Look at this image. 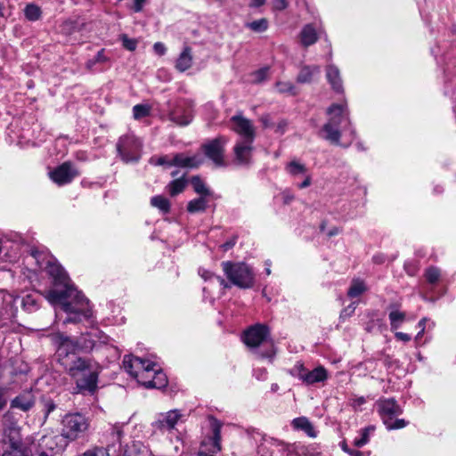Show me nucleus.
Returning <instances> with one entry per match:
<instances>
[{
    "label": "nucleus",
    "instance_id": "nucleus-1",
    "mask_svg": "<svg viewBox=\"0 0 456 456\" xmlns=\"http://www.w3.org/2000/svg\"><path fill=\"white\" fill-rule=\"evenodd\" d=\"M54 342L58 346V361L75 381L77 389L94 393L102 367L91 359L77 356L78 344L71 338L58 333L54 336Z\"/></svg>",
    "mask_w": 456,
    "mask_h": 456
},
{
    "label": "nucleus",
    "instance_id": "nucleus-2",
    "mask_svg": "<svg viewBox=\"0 0 456 456\" xmlns=\"http://www.w3.org/2000/svg\"><path fill=\"white\" fill-rule=\"evenodd\" d=\"M46 271L53 277L55 286L63 287L61 290H49L45 297L52 305H61V309L69 314L64 322L77 323L90 319L92 310L88 300L77 290L63 268L60 265L49 263Z\"/></svg>",
    "mask_w": 456,
    "mask_h": 456
},
{
    "label": "nucleus",
    "instance_id": "nucleus-3",
    "mask_svg": "<svg viewBox=\"0 0 456 456\" xmlns=\"http://www.w3.org/2000/svg\"><path fill=\"white\" fill-rule=\"evenodd\" d=\"M269 328L261 323L255 324L243 333V342L247 346L255 350L260 358H272L275 352L273 342L269 339Z\"/></svg>",
    "mask_w": 456,
    "mask_h": 456
},
{
    "label": "nucleus",
    "instance_id": "nucleus-4",
    "mask_svg": "<svg viewBox=\"0 0 456 456\" xmlns=\"http://www.w3.org/2000/svg\"><path fill=\"white\" fill-rule=\"evenodd\" d=\"M1 442L6 446L4 451L24 452L20 428L11 412H6L3 416V436Z\"/></svg>",
    "mask_w": 456,
    "mask_h": 456
},
{
    "label": "nucleus",
    "instance_id": "nucleus-5",
    "mask_svg": "<svg viewBox=\"0 0 456 456\" xmlns=\"http://www.w3.org/2000/svg\"><path fill=\"white\" fill-rule=\"evenodd\" d=\"M378 412L388 430L401 429L408 425L403 419H396L403 413L401 406L393 398L380 399L377 402Z\"/></svg>",
    "mask_w": 456,
    "mask_h": 456
},
{
    "label": "nucleus",
    "instance_id": "nucleus-6",
    "mask_svg": "<svg viewBox=\"0 0 456 456\" xmlns=\"http://www.w3.org/2000/svg\"><path fill=\"white\" fill-rule=\"evenodd\" d=\"M223 270L227 279L235 286L248 289L253 286L254 274L251 268L244 263L224 262Z\"/></svg>",
    "mask_w": 456,
    "mask_h": 456
},
{
    "label": "nucleus",
    "instance_id": "nucleus-7",
    "mask_svg": "<svg viewBox=\"0 0 456 456\" xmlns=\"http://www.w3.org/2000/svg\"><path fill=\"white\" fill-rule=\"evenodd\" d=\"M208 433L204 440L201 441V456H216L222 451L221 445V428L223 424L212 415L208 416Z\"/></svg>",
    "mask_w": 456,
    "mask_h": 456
},
{
    "label": "nucleus",
    "instance_id": "nucleus-8",
    "mask_svg": "<svg viewBox=\"0 0 456 456\" xmlns=\"http://www.w3.org/2000/svg\"><path fill=\"white\" fill-rule=\"evenodd\" d=\"M152 367H156L154 362L132 355H125L123 360L124 370L142 386L143 379L152 375Z\"/></svg>",
    "mask_w": 456,
    "mask_h": 456
},
{
    "label": "nucleus",
    "instance_id": "nucleus-9",
    "mask_svg": "<svg viewBox=\"0 0 456 456\" xmlns=\"http://www.w3.org/2000/svg\"><path fill=\"white\" fill-rule=\"evenodd\" d=\"M62 436L75 440L87 429L88 421L80 413L67 414L62 420Z\"/></svg>",
    "mask_w": 456,
    "mask_h": 456
},
{
    "label": "nucleus",
    "instance_id": "nucleus-10",
    "mask_svg": "<svg viewBox=\"0 0 456 456\" xmlns=\"http://www.w3.org/2000/svg\"><path fill=\"white\" fill-rule=\"evenodd\" d=\"M345 110L346 105L342 104H333L329 108L328 113L331 116V120L322 130L323 139L331 142L338 141L340 134L337 126L341 123Z\"/></svg>",
    "mask_w": 456,
    "mask_h": 456
},
{
    "label": "nucleus",
    "instance_id": "nucleus-11",
    "mask_svg": "<svg viewBox=\"0 0 456 456\" xmlns=\"http://www.w3.org/2000/svg\"><path fill=\"white\" fill-rule=\"evenodd\" d=\"M113 438L117 441V443L113 442L112 444H116V452L110 453L112 456H147L149 451L140 442L131 441L130 443H126L123 444L121 440L122 431L116 430L112 434Z\"/></svg>",
    "mask_w": 456,
    "mask_h": 456
},
{
    "label": "nucleus",
    "instance_id": "nucleus-12",
    "mask_svg": "<svg viewBox=\"0 0 456 456\" xmlns=\"http://www.w3.org/2000/svg\"><path fill=\"white\" fill-rule=\"evenodd\" d=\"M230 122L232 129L244 139L252 141L255 138L256 127L253 122L242 114L232 116Z\"/></svg>",
    "mask_w": 456,
    "mask_h": 456
},
{
    "label": "nucleus",
    "instance_id": "nucleus-13",
    "mask_svg": "<svg viewBox=\"0 0 456 456\" xmlns=\"http://www.w3.org/2000/svg\"><path fill=\"white\" fill-rule=\"evenodd\" d=\"M108 338L101 335V332L98 330H94V332L87 333L83 335L79 340H74L78 344L77 351H92L94 349H98L102 344H107Z\"/></svg>",
    "mask_w": 456,
    "mask_h": 456
},
{
    "label": "nucleus",
    "instance_id": "nucleus-14",
    "mask_svg": "<svg viewBox=\"0 0 456 456\" xmlns=\"http://www.w3.org/2000/svg\"><path fill=\"white\" fill-rule=\"evenodd\" d=\"M182 414L177 410H171L165 413H160L154 422V427L160 431L173 430L177 422L181 419Z\"/></svg>",
    "mask_w": 456,
    "mask_h": 456
},
{
    "label": "nucleus",
    "instance_id": "nucleus-15",
    "mask_svg": "<svg viewBox=\"0 0 456 456\" xmlns=\"http://www.w3.org/2000/svg\"><path fill=\"white\" fill-rule=\"evenodd\" d=\"M158 165L176 166L181 167H193L198 164L196 157H189L184 154H176L173 157L164 156L158 159Z\"/></svg>",
    "mask_w": 456,
    "mask_h": 456
},
{
    "label": "nucleus",
    "instance_id": "nucleus-16",
    "mask_svg": "<svg viewBox=\"0 0 456 456\" xmlns=\"http://www.w3.org/2000/svg\"><path fill=\"white\" fill-rule=\"evenodd\" d=\"M75 175L76 173L73 171L71 166L69 163L61 165L55 170L50 173L51 179L59 185L71 182Z\"/></svg>",
    "mask_w": 456,
    "mask_h": 456
},
{
    "label": "nucleus",
    "instance_id": "nucleus-17",
    "mask_svg": "<svg viewBox=\"0 0 456 456\" xmlns=\"http://www.w3.org/2000/svg\"><path fill=\"white\" fill-rule=\"evenodd\" d=\"M298 378L306 385H313L326 380L328 373L324 367L319 366L311 371L302 370L298 374Z\"/></svg>",
    "mask_w": 456,
    "mask_h": 456
},
{
    "label": "nucleus",
    "instance_id": "nucleus-18",
    "mask_svg": "<svg viewBox=\"0 0 456 456\" xmlns=\"http://www.w3.org/2000/svg\"><path fill=\"white\" fill-rule=\"evenodd\" d=\"M151 378L143 379V387L147 388H162L167 385V375L160 370L152 367Z\"/></svg>",
    "mask_w": 456,
    "mask_h": 456
},
{
    "label": "nucleus",
    "instance_id": "nucleus-19",
    "mask_svg": "<svg viewBox=\"0 0 456 456\" xmlns=\"http://www.w3.org/2000/svg\"><path fill=\"white\" fill-rule=\"evenodd\" d=\"M321 72L318 65H304L300 68L297 76V82L299 84H309L314 81V77Z\"/></svg>",
    "mask_w": 456,
    "mask_h": 456
},
{
    "label": "nucleus",
    "instance_id": "nucleus-20",
    "mask_svg": "<svg viewBox=\"0 0 456 456\" xmlns=\"http://www.w3.org/2000/svg\"><path fill=\"white\" fill-rule=\"evenodd\" d=\"M326 77L333 90L338 93L343 92V85L340 77L338 68L333 64H330L326 68Z\"/></svg>",
    "mask_w": 456,
    "mask_h": 456
},
{
    "label": "nucleus",
    "instance_id": "nucleus-21",
    "mask_svg": "<svg viewBox=\"0 0 456 456\" xmlns=\"http://www.w3.org/2000/svg\"><path fill=\"white\" fill-rule=\"evenodd\" d=\"M192 55L191 49L189 46H185L183 52L180 53L175 61V69L180 72H184L191 67Z\"/></svg>",
    "mask_w": 456,
    "mask_h": 456
},
{
    "label": "nucleus",
    "instance_id": "nucleus-22",
    "mask_svg": "<svg viewBox=\"0 0 456 456\" xmlns=\"http://www.w3.org/2000/svg\"><path fill=\"white\" fill-rule=\"evenodd\" d=\"M206 155L213 160L216 166L224 164V150L222 144H207Z\"/></svg>",
    "mask_w": 456,
    "mask_h": 456
},
{
    "label": "nucleus",
    "instance_id": "nucleus-23",
    "mask_svg": "<svg viewBox=\"0 0 456 456\" xmlns=\"http://www.w3.org/2000/svg\"><path fill=\"white\" fill-rule=\"evenodd\" d=\"M169 118L179 126H186L191 123L192 116L190 110L183 112L182 108L179 106L169 113Z\"/></svg>",
    "mask_w": 456,
    "mask_h": 456
},
{
    "label": "nucleus",
    "instance_id": "nucleus-24",
    "mask_svg": "<svg viewBox=\"0 0 456 456\" xmlns=\"http://www.w3.org/2000/svg\"><path fill=\"white\" fill-rule=\"evenodd\" d=\"M300 39L302 45L305 47L314 45L317 41V33L313 25L307 24L302 28Z\"/></svg>",
    "mask_w": 456,
    "mask_h": 456
},
{
    "label": "nucleus",
    "instance_id": "nucleus-25",
    "mask_svg": "<svg viewBox=\"0 0 456 456\" xmlns=\"http://www.w3.org/2000/svg\"><path fill=\"white\" fill-rule=\"evenodd\" d=\"M34 404L32 395L29 393H26L16 396L11 403L12 408H18L24 411H28Z\"/></svg>",
    "mask_w": 456,
    "mask_h": 456
},
{
    "label": "nucleus",
    "instance_id": "nucleus-26",
    "mask_svg": "<svg viewBox=\"0 0 456 456\" xmlns=\"http://www.w3.org/2000/svg\"><path fill=\"white\" fill-rule=\"evenodd\" d=\"M252 148L248 144H236L234 147L235 160L239 164H246L249 161Z\"/></svg>",
    "mask_w": 456,
    "mask_h": 456
},
{
    "label": "nucleus",
    "instance_id": "nucleus-27",
    "mask_svg": "<svg viewBox=\"0 0 456 456\" xmlns=\"http://www.w3.org/2000/svg\"><path fill=\"white\" fill-rule=\"evenodd\" d=\"M292 425L296 429L303 430L310 437H315L316 433L314 431L313 424L305 417L296 418L292 421Z\"/></svg>",
    "mask_w": 456,
    "mask_h": 456
},
{
    "label": "nucleus",
    "instance_id": "nucleus-28",
    "mask_svg": "<svg viewBox=\"0 0 456 456\" xmlns=\"http://www.w3.org/2000/svg\"><path fill=\"white\" fill-rule=\"evenodd\" d=\"M389 308L392 309L388 315L389 321H390V325H391L392 329L396 330L404 322L406 314H405V313L395 309V305H390Z\"/></svg>",
    "mask_w": 456,
    "mask_h": 456
},
{
    "label": "nucleus",
    "instance_id": "nucleus-29",
    "mask_svg": "<svg viewBox=\"0 0 456 456\" xmlns=\"http://www.w3.org/2000/svg\"><path fill=\"white\" fill-rule=\"evenodd\" d=\"M366 290L367 287L362 280L354 279L347 290V296L351 298H354L364 293Z\"/></svg>",
    "mask_w": 456,
    "mask_h": 456
},
{
    "label": "nucleus",
    "instance_id": "nucleus-30",
    "mask_svg": "<svg viewBox=\"0 0 456 456\" xmlns=\"http://www.w3.org/2000/svg\"><path fill=\"white\" fill-rule=\"evenodd\" d=\"M130 144H117V151L121 159L125 162L136 160L138 159L137 153L132 151L129 148Z\"/></svg>",
    "mask_w": 456,
    "mask_h": 456
},
{
    "label": "nucleus",
    "instance_id": "nucleus-31",
    "mask_svg": "<svg viewBox=\"0 0 456 456\" xmlns=\"http://www.w3.org/2000/svg\"><path fill=\"white\" fill-rule=\"evenodd\" d=\"M151 204L159 208L163 213H168L170 210V202L161 195L154 196L151 199Z\"/></svg>",
    "mask_w": 456,
    "mask_h": 456
},
{
    "label": "nucleus",
    "instance_id": "nucleus-32",
    "mask_svg": "<svg viewBox=\"0 0 456 456\" xmlns=\"http://www.w3.org/2000/svg\"><path fill=\"white\" fill-rule=\"evenodd\" d=\"M245 27L254 32L262 33L268 28V20L265 18H261L251 22H247Z\"/></svg>",
    "mask_w": 456,
    "mask_h": 456
},
{
    "label": "nucleus",
    "instance_id": "nucleus-33",
    "mask_svg": "<svg viewBox=\"0 0 456 456\" xmlns=\"http://www.w3.org/2000/svg\"><path fill=\"white\" fill-rule=\"evenodd\" d=\"M186 181L183 178L175 179L167 185L169 194L175 196L182 192L185 188Z\"/></svg>",
    "mask_w": 456,
    "mask_h": 456
},
{
    "label": "nucleus",
    "instance_id": "nucleus-34",
    "mask_svg": "<svg viewBox=\"0 0 456 456\" xmlns=\"http://www.w3.org/2000/svg\"><path fill=\"white\" fill-rule=\"evenodd\" d=\"M116 452V444H111L108 446L107 449L103 448H95L92 451H87L85 453H83L82 456H110V453Z\"/></svg>",
    "mask_w": 456,
    "mask_h": 456
},
{
    "label": "nucleus",
    "instance_id": "nucleus-35",
    "mask_svg": "<svg viewBox=\"0 0 456 456\" xmlns=\"http://www.w3.org/2000/svg\"><path fill=\"white\" fill-rule=\"evenodd\" d=\"M375 430L374 426H368L361 430V437L355 438L354 445L356 447H362L369 442L370 434Z\"/></svg>",
    "mask_w": 456,
    "mask_h": 456
},
{
    "label": "nucleus",
    "instance_id": "nucleus-36",
    "mask_svg": "<svg viewBox=\"0 0 456 456\" xmlns=\"http://www.w3.org/2000/svg\"><path fill=\"white\" fill-rule=\"evenodd\" d=\"M24 13L28 20L35 21L40 18L41 10L37 5L29 4L25 7Z\"/></svg>",
    "mask_w": 456,
    "mask_h": 456
},
{
    "label": "nucleus",
    "instance_id": "nucleus-37",
    "mask_svg": "<svg viewBox=\"0 0 456 456\" xmlns=\"http://www.w3.org/2000/svg\"><path fill=\"white\" fill-rule=\"evenodd\" d=\"M151 107L147 104H136L133 107V116L135 119H141L150 115Z\"/></svg>",
    "mask_w": 456,
    "mask_h": 456
},
{
    "label": "nucleus",
    "instance_id": "nucleus-38",
    "mask_svg": "<svg viewBox=\"0 0 456 456\" xmlns=\"http://www.w3.org/2000/svg\"><path fill=\"white\" fill-rule=\"evenodd\" d=\"M441 272L436 266H430L425 271V277L428 282L431 284L436 283L440 279Z\"/></svg>",
    "mask_w": 456,
    "mask_h": 456
},
{
    "label": "nucleus",
    "instance_id": "nucleus-39",
    "mask_svg": "<svg viewBox=\"0 0 456 456\" xmlns=\"http://www.w3.org/2000/svg\"><path fill=\"white\" fill-rule=\"evenodd\" d=\"M288 172L292 175H297L299 174H305L306 168L305 165L298 163L297 161H291L287 165Z\"/></svg>",
    "mask_w": 456,
    "mask_h": 456
},
{
    "label": "nucleus",
    "instance_id": "nucleus-40",
    "mask_svg": "<svg viewBox=\"0 0 456 456\" xmlns=\"http://www.w3.org/2000/svg\"><path fill=\"white\" fill-rule=\"evenodd\" d=\"M277 91L281 94H295V86L290 82H277L275 85Z\"/></svg>",
    "mask_w": 456,
    "mask_h": 456
},
{
    "label": "nucleus",
    "instance_id": "nucleus-41",
    "mask_svg": "<svg viewBox=\"0 0 456 456\" xmlns=\"http://www.w3.org/2000/svg\"><path fill=\"white\" fill-rule=\"evenodd\" d=\"M267 75H268V69L267 68H264V69H260L255 72L252 73L251 77H252V82L254 83H261L263 81H265L267 77Z\"/></svg>",
    "mask_w": 456,
    "mask_h": 456
},
{
    "label": "nucleus",
    "instance_id": "nucleus-42",
    "mask_svg": "<svg viewBox=\"0 0 456 456\" xmlns=\"http://www.w3.org/2000/svg\"><path fill=\"white\" fill-rule=\"evenodd\" d=\"M22 306L27 311H33L37 309V300L31 295H27L22 298Z\"/></svg>",
    "mask_w": 456,
    "mask_h": 456
},
{
    "label": "nucleus",
    "instance_id": "nucleus-43",
    "mask_svg": "<svg viewBox=\"0 0 456 456\" xmlns=\"http://www.w3.org/2000/svg\"><path fill=\"white\" fill-rule=\"evenodd\" d=\"M121 41L123 46L129 50V51H134L137 46V41L134 38H129L126 35L121 36Z\"/></svg>",
    "mask_w": 456,
    "mask_h": 456
},
{
    "label": "nucleus",
    "instance_id": "nucleus-44",
    "mask_svg": "<svg viewBox=\"0 0 456 456\" xmlns=\"http://www.w3.org/2000/svg\"><path fill=\"white\" fill-rule=\"evenodd\" d=\"M237 239H238V236L237 235H233L230 240H228L226 242L223 243L220 248H222L223 251H228L229 249H231L232 248L234 247V245L236 244L237 242Z\"/></svg>",
    "mask_w": 456,
    "mask_h": 456
},
{
    "label": "nucleus",
    "instance_id": "nucleus-45",
    "mask_svg": "<svg viewBox=\"0 0 456 456\" xmlns=\"http://www.w3.org/2000/svg\"><path fill=\"white\" fill-rule=\"evenodd\" d=\"M289 6L288 0H273V8L276 11H283Z\"/></svg>",
    "mask_w": 456,
    "mask_h": 456
},
{
    "label": "nucleus",
    "instance_id": "nucleus-46",
    "mask_svg": "<svg viewBox=\"0 0 456 456\" xmlns=\"http://www.w3.org/2000/svg\"><path fill=\"white\" fill-rule=\"evenodd\" d=\"M355 308H356L355 303H351L347 307H346L345 309L342 310V312L340 314V318L344 319V318L351 316L354 314V312L355 311Z\"/></svg>",
    "mask_w": 456,
    "mask_h": 456
},
{
    "label": "nucleus",
    "instance_id": "nucleus-47",
    "mask_svg": "<svg viewBox=\"0 0 456 456\" xmlns=\"http://www.w3.org/2000/svg\"><path fill=\"white\" fill-rule=\"evenodd\" d=\"M200 191H201V210H203L206 208L205 201H207V198L210 196V192H209V190L203 183H201Z\"/></svg>",
    "mask_w": 456,
    "mask_h": 456
},
{
    "label": "nucleus",
    "instance_id": "nucleus-48",
    "mask_svg": "<svg viewBox=\"0 0 456 456\" xmlns=\"http://www.w3.org/2000/svg\"><path fill=\"white\" fill-rule=\"evenodd\" d=\"M153 50H154L155 53L159 56H163L167 52V48H166L165 45L161 42L155 43L153 45Z\"/></svg>",
    "mask_w": 456,
    "mask_h": 456
},
{
    "label": "nucleus",
    "instance_id": "nucleus-49",
    "mask_svg": "<svg viewBox=\"0 0 456 456\" xmlns=\"http://www.w3.org/2000/svg\"><path fill=\"white\" fill-rule=\"evenodd\" d=\"M259 120L265 128L271 127L273 125L270 114L262 115Z\"/></svg>",
    "mask_w": 456,
    "mask_h": 456
},
{
    "label": "nucleus",
    "instance_id": "nucleus-50",
    "mask_svg": "<svg viewBox=\"0 0 456 456\" xmlns=\"http://www.w3.org/2000/svg\"><path fill=\"white\" fill-rule=\"evenodd\" d=\"M188 211L194 213L200 210V199H195L189 202L188 204Z\"/></svg>",
    "mask_w": 456,
    "mask_h": 456
},
{
    "label": "nucleus",
    "instance_id": "nucleus-51",
    "mask_svg": "<svg viewBox=\"0 0 456 456\" xmlns=\"http://www.w3.org/2000/svg\"><path fill=\"white\" fill-rule=\"evenodd\" d=\"M147 0H134L133 9L135 12H139L142 10V7Z\"/></svg>",
    "mask_w": 456,
    "mask_h": 456
},
{
    "label": "nucleus",
    "instance_id": "nucleus-52",
    "mask_svg": "<svg viewBox=\"0 0 456 456\" xmlns=\"http://www.w3.org/2000/svg\"><path fill=\"white\" fill-rule=\"evenodd\" d=\"M395 336L398 340H402L403 342H409L411 340V336L409 334L401 331L396 332Z\"/></svg>",
    "mask_w": 456,
    "mask_h": 456
},
{
    "label": "nucleus",
    "instance_id": "nucleus-53",
    "mask_svg": "<svg viewBox=\"0 0 456 456\" xmlns=\"http://www.w3.org/2000/svg\"><path fill=\"white\" fill-rule=\"evenodd\" d=\"M94 59H95V61H96V62H101V63H102V62L107 61V58H106V56H105V54H104V50H103V49L100 50V51L97 53V54H96V56L94 57Z\"/></svg>",
    "mask_w": 456,
    "mask_h": 456
},
{
    "label": "nucleus",
    "instance_id": "nucleus-54",
    "mask_svg": "<svg viewBox=\"0 0 456 456\" xmlns=\"http://www.w3.org/2000/svg\"><path fill=\"white\" fill-rule=\"evenodd\" d=\"M266 3V0H250L249 6L257 8L263 6Z\"/></svg>",
    "mask_w": 456,
    "mask_h": 456
},
{
    "label": "nucleus",
    "instance_id": "nucleus-55",
    "mask_svg": "<svg viewBox=\"0 0 456 456\" xmlns=\"http://www.w3.org/2000/svg\"><path fill=\"white\" fill-rule=\"evenodd\" d=\"M425 321L426 319H422L419 321V326L421 328L420 331L417 334L415 339L418 340L420 338V337L422 336V334L424 333V330H425Z\"/></svg>",
    "mask_w": 456,
    "mask_h": 456
},
{
    "label": "nucleus",
    "instance_id": "nucleus-56",
    "mask_svg": "<svg viewBox=\"0 0 456 456\" xmlns=\"http://www.w3.org/2000/svg\"><path fill=\"white\" fill-rule=\"evenodd\" d=\"M1 456H25L24 452L4 451Z\"/></svg>",
    "mask_w": 456,
    "mask_h": 456
},
{
    "label": "nucleus",
    "instance_id": "nucleus-57",
    "mask_svg": "<svg viewBox=\"0 0 456 456\" xmlns=\"http://www.w3.org/2000/svg\"><path fill=\"white\" fill-rule=\"evenodd\" d=\"M310 184H311V177L306 176L305 179L301 183L298 184V188L304 189V188L308 187Z\"/></svg>",
    "mask_w": 456,
    "mask_h": 456
},
{
    "label": "nucleus",
    "instance_id": "nucleus-58",
    "mask_svg": "<svg viewBox=\"0 0 456 456\" xmlns=\"http://www.w3.org/2000/svg\"><path fill=\"white\" fill-rule=\"evenodd\" d=\"M192 184L194 191L198 193H200V179L198 177H194L192 180Z\"/></svg>",
    "mask_w": 456,
    "mask_h": 456
},
{
    "label": "nucleus",
    "instance_id": "nucleus-59",
    "mask_svg": "<svg viewBox=\"0 0 456 456\" xmlns=\"http://www.w3.org/2000/svg\"><path fill=\"white\" fill-rule=\"evenodd\" d=\"M52 439H53L52 436H45L42 438V443L45 444V447H49L50 449H52V446L48 444L50 440H52Z\"/></svg>",
    "mask_w": 456,
    "mask_h": 456
},
{
    "label": "nucleus",
    "instance_id": "nucleus-60",
    "mask_svg": "<svg viewBox=\"0 0 456 456\" xmlns=\"http://www.w3.org/2000/svg\"><path fill=\"white\" fill-rule=\"evenodd\" d=\"M339 232H340V231H339V229H338V227H334V228H332L330 231H329V232H328V236H329V237L335 236V235L338 234V233H339Z\"/></svg>",
    "mask_w": 456,
    "mask_h": 456
},
{
    "label": "nucleus",
    "instance_id": "nucleus-61",
    "mask_svg": "<svg viewBox=\"0 0 456 456\" xmlns=\"http://www.w3.org/2000/svg\"><path fill=\"white\" fill-rule=\"evenodd\" d=\"M350 456H365V454L358 450H354L352 452H349Z\"/></svg>",
    "mask_w": 456,
    "mask_h": 456
},
{
    "label": "nucleus",
    "instance_id": "nucleus-62",
    "mask_svg": "<svg viewBox=\"0 0 456 456\" xmlns=\"http://www.w3.org/2000/svg\"><path fill=\"white\" fill-rule=\"evenodd\" d=\"M341 449H342L345 452H346V453H348V454H349V452H352V451H353V449H350V448L347 446V444H346V442H342V443H341Z\"/></svg>",
    "mask_w": 456,
    "mask_h": 456
},
{
    "label": "nucleus",
    "instance_id": "nucleus-63",
    "mask_svg": "<svg viewBox=\"0 0 456 456\" xmlns=\"http://www.w3.org/2000/svg\"><path fill=\"white\" fill-rule=\"evenodd\" d=\"M95 63H97V62L95 61V59H94H94H92V60H89V61L86 62V68H87L88 69H92V68L94 67V65Z\"/></svg>",
    "mask_w": 456,
    "mask_h": 456
},
{
    "label": "nucleus",
    "instance_id": "nucleus-64",
    "mask_svg": "<svg viewBox=\"0 0 456 456\" xmlns=\"http://www.w3.org/2000/svg\"><path fill=\"white\" fill-rule=\"evenodd\" d=\"M37 456H56L54 453L49 454L46 452H41Z\"/></svg>",
    "mask_w": 456,
    "mask_h": 456
}]
</instances>
